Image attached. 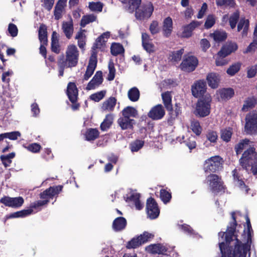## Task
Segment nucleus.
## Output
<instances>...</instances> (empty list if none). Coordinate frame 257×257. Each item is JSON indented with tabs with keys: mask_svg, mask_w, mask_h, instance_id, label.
Instances as JSON below:
<instances>
[{
	"mask_svg": "<svg viewBox=\"0 0 257 257\" xmlns=\"http://www.w3.org/2000/svg\"><path fill=\"white\" fill-rule=\"evenodd\" d=\"M144 144V141L137 139L131 143L129 148L132 152H138L143 147Z\"/></svg>",
	"mask_w": 257,
	"mask_h": 257,
	"instance_id": "obj_44",
	"label": "nucleus"
},
{
	"mask_svg": "<svg viewBox=\"0 0 257 257\" xmlns=\"http://www.w3.org/2000/svg\"><path fill=\"white\" fill-rule=\"evenodd\" d=\"M173 21L170 17L165 18L163 22V35L166 38L169 37L173 31Z\"/></svg>",
	"mask_w": 257,
	"mask_h": 257,
	"instance_id": "obj_22",
	"label": "nucleus"
},
{
	"mask_svg": "<svg viewBox=\"0 0 257 257\" xmlns=\"http://www.w3.org/2000/svg\"><path fill=\"white\" fill-rule=\"evenodd\" d=\"M109 73L107 77L108 81H112L114 79L115 75V69L113 63H109L108 64Z\"/></svg>",
	"mask_w": 257,
	"mask_h": 257,
	"instance_id": "obj_61",
	"label": "nucleus"
},
{
	"mask_svg": "<svg viewBox=\"0 0 257 257\" xmlns=\"http://www.w3.org/2000/svg\"><path fill=\"white\" fill-rule=\"evenodd\" d=\"M127 221L123 217H118L113 221L112 228L115 231H120L123 230L126 226Z\"/></svg>",
	"mask_w": 257,
	"mask_h": 257,
	"instance_id": "obj_25",
	"label": "nucleus"
},
{
	"mask_svg": "<svg viewBox=\"0 0 257 257\" xmlns=\"http://www.w3.org/2000/svg\"><path fill=\"white\" fill-rule=\"evenodd\" d=\"M38 37L41 43L48 45V32L47 26L42 24L38 30Z\"/></svg>",
	"mask_w": 257,
	"mask_h": 257,
	"instance_id": "obj_29",
	"label": "nucleus"
},
{
	"mask_svg": "<svg viewBox=\"0 0 257 257\" xmlns=\"http://www.w3.org/2000/svg\"><path fill=\"white\" fill-rule=\"evenodd\" d=\"M207 83L209 87L213 89L218 87L219 83V76L215 73H210L206 77Z\"/></svg>",
	"mask_w": 257,
	"mask_h": 257,
	"instance_id": "obj_27",
	"label": "nucleus"
},
{
	"mask_svg": "<svg viewBox=\"0 0 257 257\" xmlns=\"http://www.w3.org/2000/svg\"><path fill=\"white\" fill-rule=\"evenodd\" d=\"M232 135V128L230 127L225 128L221 131V139L226 143L230 141Z\"/></svg>",
	"mask_w": 257,
	"mask_h": 257,
	"instance_id": "obj_48",
	"label": "nucleus"
},
{
	"mask_svg": "<svg viewBox=\"0 0 257 257\" xmlns=\"http://www.w3.org/2000/svg\"><path fill=\"white\" fill-rule=\"evenodd\" d=\"M241 64L240 62H237L233 64L226 70V73L230 76H233L237 73L241 67Z\"/></svg>",
	"mask_w": 257,
	"mask_h": 257,
	"instance_id": "obj_50",
	"label": "nucleus"
},
{
	"mask_svg": "<svg viewBox=\"0 0 257 257\" xmlns=\"http://www.w3.org/2000/svg\"><path fill=\"white\" fill-rule=\"evenodd\" d=\"M122 115L123 117L131 118L137 117L138 115V110L134 107L128 106L124 108L121 111Z\"/></svg>",
	"mask_w": 257,
	"mask_h": 257,
	"instance_id": "obj_33",
	"label": "nucleus"
},
{
	"mask_svg": "<svg viewBox=\"0 0 257 257\" xmlns=\"http://www.w3.org/2000/svg\"><path fill=\"white\" fill-rule=\"evenodd\" d=\"M215 21H216L214 15H208L204 25L205 29H209L212 28L215 24Z\"/></svg>",
	"mask_w": 257,
	"mask_h": 257,
	"instance_id": "obj_53",
	"label": "nucleus"
},
{
	"mask_svg": "<svg viewBox=\"0 0 257 257\" xmlns=\"http://www.w3.org/2000/svg\"><path fill=\"white\" fill-rule=\"evenodd\" d=\"M212 98L209 94L199 98L196 104L194 114L200 117L208 116L211 112V103Z\"/></svg>",
	"mask_w": 257,
	"mask_h": 257,
	"instance_id": "obj_5",
	"label": "nucleus"
},
{
	"mask_svg": "<svg viewBox=\"0 0 257 257\" xmlns=\"http://www.w3.org/2000/svg\"><path fill=\"white\" fill-rule=\"evenodd\" d=\"M244 128L247 134L257 133V111H251L246 115Z\"/></svg>",
	"mask_w": 257,
	"mask_h": 257,
	"instance_id": "obj_9",
	"label": "nucleus"
},
{
	"mask_svg": "<svg viewBox=\"0 0 257 257\" xmlns=\"http://www.w3.org/2000/svg\"><path fill=\"white\" fill-rule=\"evenodd\" d=\"M66 58L63 54L61 55L58 58L60 61L66 63L68 67H74L78 63L79 52L77 47L73 44L67 46L66 50Z\"/></svg>",
	"mask_w": 257,
	"mask_h": 257,
	"instance_id": "obj_4",
	"label": "nucleus"
},
{
	"mask_svg": "<svg viewBox=\"0 0 257 257\" xmlns=\"http://www.w3.org/2000/svg\"><path fill=\"white\" fill-rule=\"evenodd\" d=\"M190 128L192 131L197 136L201 135L202 128L200 125L199 121L197 120H193L191 121L190 124Z\"/></svg>",
	"mask_w": 257,
	"mask_h": 257,
	"instance_id": "obj_45",
	"label": "nucleus"
},
{
	"mask_svg": "<svg viewBox=\"0 0 257 257\" xmlns=\"http://www.w3.org/2000/svg\"><path fill=\"white\" fill-rule=\"evenodd\" d=\"M202 24L201 22L193 21L190 24L183 26V31L180 37L183 38H188L192 36L193 31L195 28L199 27Z\"/></svg>",
	"mask_w": 257,
	"mask_h": 257,
	"instance_id": "obj_16",
	"label": "nucleus"
},
{
	"mask_svg": "<svg viewBox=\"0 0 257 257\" xmlns=\"http://www.w3.org/2000/svg\"><path fill=\"white\" fill-rule=\"evenodd\" d=\"M0 202L6 206L13 208H19L24 204V200L21 196L11 197L5 196L0 199Z\"/></svg>",
	"mask_w": 257,
	"mask_h": 257,
	"instance_id": "obj_13",
	"label": "nucleus"
},
{
	"mask_svg": "<svg viewBox=\"0 0 257 257\" xmlns=\"http://www.w3.org/2000/svg\"><path fill=\"white\" fill-rule=\"evenodd\" d=\"M62 188L63 186L62 185L50 187L47 188L40 194V198L43 200H39L34 202L31 205V208L36 209L40 206L47 204L50 199H53L56 195H58L62 191Z\"/></svg>",
	"mask_w": 257,
	"mask_h": 257,
	"instance_id": "obj_3",
	"label": "nucleus"
},
{
	"mask_svg": "<svg viewBox=\"0 0 257 257\" xmlns=\"http://www.w3.org/2000/svg\"><path fill=\"white\" fill-rule=\"evenodd\" d=\"M169 112L168 121L172 122L175 120L181 113V107L178 106L177 104L175 105V109H173V106H171V109H167Z\"/></svg>",
	"mask_w": 257,
	"mask_h": 257,
	"instance_id": "obj_35",
	"label": "nucleus"
},
{
	"mask_svg": "<svg viewBox=\"0 0 257 257\" xmlns=\"http://www.w3.org/2000/svg\"><path fill=\"white\" fill-rule=\"evenodd\" d=\"M165 114V111L163 105L159 104L151 109L148 113V116L153 120H159L162 119Z\"/></svg>",
	"mask_w": 257,
	"mask_h": 257,
	"instance_id": "obj_15",
	"label": "nucleus"
},
{
	"mask_svg": "<svg viewBox=\"0 0 257 257\" xmlns=\"http://www.w3.org/2000/svg\"><path fill=\"white\" fill-rule=\"evenodd\" d=\"M103 81L102 72L101 71H97L92 79L88 83L86 89L88 90L95 89L96 87L100 85Z\"/></svg>",
	"mask_w": 257,
	"mask_h": 257,
	"instance_id": "obj_17",
	"label": "nucleus"
},
{
	"mask_svg": "<svg viewBox=\"0 0 257 257\" xmlns=\"http://www.w3.org/2000/svg\"><path fill=\"white\" fill-rule=\"evenodd\" d=\"M162 98L163 100V103L166 109H171L172 106V96L170 92L166 91L162 93Z\"/></svg>",
	"mask_w": 257,
	"mask_h": 257,
	"instance_id": "obj_42",
	"label": "nucleus"
},
{
	"mask_svg": "<svg viewBox=\"0 0 257 257\" xmlns=\"http://www.w3.org/2000/svg\"><path fill=\"white\" fill-rule=\"evenodd\" d=\"M105 93L106 91L105 90L97 92L91 94L90 96V98L95 102H99L100 100L103 98V97L105 96Z\"/></svg>",
	"mask_w": 257,
	"mask_h": 257,
	"instance_id": "obj_57",
	"label": "nucleus"
},
{
	"mask_svg": "<svg viewBox=\"0 0 257 257\" xmlns=\"http://www.w3.org/2000/svg\"><path fill=\"white\" fill-rule=\"evenodd\" d=\"M239 12L238 11H236L229 17V24L232 29L235 28L236 24L239 21Z\"/></svg>",
	"mask_w": 257,
	"mask_h": 257,
	"instance_id": "obj_46",
	"label": "nucleus"
},
{
	"mask_svg": "<svg viewBox=\"0 0 257 257\" xmlns=\"http://www.w3.org/2000/svg\"><path fill=\"white\" fill-rule=\"evenodd\" d=\"M238 49V46L235 42L228 41L224 44L219 51V54H224V56H227L232 53L235 52Z\"/></svg>",
	"mask_w": 257,
	"mask_h": 257,
	"instance_id": "obj_20",
	"label": "nucleus"
},
{
	"mask_svg": "<svg viewBox=\"0 0 257 257\" xmlns=\"http://www.w3.org/2000/svg\"><path fill=\"white\" fill-rule=\"evenodd\" d=\"M214 40L216 42H221L224 41L227 37V34L224 31L216 30L213 33L211 34Z\"/></svg>",
	"mask_w": 257,
	"mask_h": 257,
	"instance_id": "obj_36",
	"label": "nucleus"
},
{
	"mask_svg": "<svg viewBox=\"0 0 257 257\" xmlns=\"http://www.w3.org/2000/svg\"><path fill=\"white\" fill-rule=\"evenodd\" d=\"M116 103V99L114 97H110L103 102L101 108L103 110L112 111Z\"/></svg>",
	"mask_w": 257,
	"mask_h": 257,
	"instance_id": "obj_34",
	"label": "nucleus"
},
{
	"mask_svg": "<svg viewBox=\"0 0 257 257\" xmlns=\"http://www.w3.org/2000/svg\"><path fill=\"white\" fill-rule=\"evenodd\" d=\"M254 147V145L248 139L241 140L239 142L235 145L234 150L237 155L240 154L243 150H247L248 148Z\"/></svg>",
	"mask_w": 257,
	"mask_h": 257,
	"instance_id": "obj_21",
	"label": "nucleus"
},
{
	"mask_svg": "<svg viewBox=\"0 0 257 257\" xmlns=\"http://www.w3.org/2000/svg\"><path fill=\"white\" fill-rule=\"evenodd\" d=\"M249 21L244 18H241L237 25V31L240 32L242 29V36H246L247 34L249 28Z\"/></svg>",
	"mask_w": 257,
	"mask_h": 257,
	"instance_id": "obj_32",
	"label": "nucleus"
},
{
	"mask_svg": "<svg viewBox=\"0 0 257 257\" xmlns=\"http://www.w3.org/2000/svg\"><path fill=\"white\" fill-rule=\"evenodd\" d=\"M142 245L139 236L133 238L131 240L127 242L126 247L128 249L136 248Z\"/></svg>",
	"mask_w": 257,
	"mask_h": 257,
	"instance_id": "obj_52",
	"label": "nucleus"
},
{
	"mask_svg": "<svg viewBox=\"0 0 257 257\" xmlns=\"http://www.w3.org/2000/svg\"><path fill=\"white\" fill-rule=\"evenodd\" d=\"M239 165L248 171L250 168L254 175H257V153L254 147L245 150L239 160Z\"/></svg>",
	"mask_w": 257,
	"mask_h": 257,
	"instance_id": "obj_2",
	"label": "nucleus"
},
{
	"mask_svg": "<svg viewBox=\"0 0 257 257\" xmlns=\"http://www.w3.org/2000/svg\"><path fill=\"white\" fill-rule=\"evenodd\" d=\"M207 139L212 143L217 142L218 139L217 133L216 131L209 130L206 135Z\"/></svg>",
	"mask_w": 257,
	"mask_h": 257,
	"instance_id": "obj_59",
	"label": "nucleus"
},
{
	"mask_svg": "<svg viewBox=\"0 0 257 257\" xmlns=\"http://www.w3.org/2000/svg\"><path fill=\"white\" fill-rule=\"evenodd\" d=\"M160 196L161 200L164 204L169 203L172 198L171 193L165 189L160 190Z\"/></svg>",
	"mask_w": 257,
	"mask_h": 257,
	"instance_id": "obj_47",
	"label": "nucleus"
},
{
	"mask_svg": "<svg viewBox=\"0 0 257 257\" xmlns=\"http://www.w3.org/2000/svg\"><path fill=\"white\" fill-rule=\"evenodd\" d=\"M51 49V51L56 54H58L60 52V46L57 37V33L55 31H54L52 34Z\"/></svg>",
	"mask_w": 257,
	"mask_h": 257,
	"instance_id": "obj_31",
	"label": "nucleus"
},
{
	"mask_svg": "<svg viewBox=\"0 0 257 257\" xmlns=\"http://www.w3.org/2000/svg\"><path fill=\"white\" fill-rule=\"evenodd\" d=\"M99 132L96 128H90L87 130L85 136L86 140L92 141L98 138Z\"/></svg>",
	"mask_w": 257,
	"mask_h": 257,
	"instance_id": "obj_37",
	"label": "nucleus"
},
{
	"mask_svg": "<svg viewBox=\"0 0 257 257\" xmlns=\"http://www.w3.org/2000/svg\"><path fill=\"white\" fill-rule=\"evenodd\" d=\"M124 49L122 45L119 43H114L111 44L110 47L111 54L114 56L123 53Z\"/></svg>",
	"mask_w": 257,
	"mask_h": 257,
	"instance_id": "obj_43",
	"label": "nucleus"
},
{
	"mask_svg": "<svg viewBox=\"0 0 257 257\" xmlns=\"http://www.w3.org/2000/svg\"><path fill=\"white\" fill-rule=\"evenodd\" d=\"M224 54H219V51L217 54L215 60V64L217 66H224L227 64L228 61L225 59L226 56H224Z\"/></svg>",
	"mask_w": 257,
	"mask_h": 257,
	"instance_id": "obj_58",
	"label": "nucleus"
},
{
	"mask_svg": "<svg viewBox=\"0 0 257 257\" xmlns=\"http://www.w3.org/2000/svg\"><path fill=\"white\" fill-rule=\"evenodd\" d=\"M146 250L149 253L156 254H166L168 248L161 243L152 244L146 247Z\"/></svg>",
	"mask_w": 257,
	"mask_h": 257,
	"instance_id": "obj_19",
	"label": "nucleus"
},
{
	"mask_svg": "<svg viewBox=\"0 0 257 257\" xmlns=\"http://www.w3.org/2000/svg\"><path fill=\"white\" fill-rule=\"evenodd\" d=\"M216 5L220 7L225 6L234 8L236 3L234 0H216Z\"/></svg>",
	"mask_w": 257,
	"mask_h": 257,
	"instance_id": "obj_54",
	"label": "nucleus"
},
{
	"mask_svg": "<svg viewBox=\"0 0 257 257\" xmlns=\"http://www.w3.org/2000/svg\"><path fill=\"white\" fill-rule=\"evenodd\" d=\"M127 96L129 99L132 102L137 101L140 96V91L136 87L131 88L127 92Z\"/></svg>",
	"mask_w": 257,
	"mask_h": 257,
	"instance_id": "obj_40",
	"label": "nucleus"
},
{
	"mask_svg": "<svg viewBox=\"0 0 257 257\" xmlns=\"http://www.w3.org/2000/svg\"><path fill=\"white\" fill-rule=\"evenodd\" d=\"M149 30L152 35H155L158 33L159 32L160 29L159 28V23L158 21H152L150 24Z\"/></svg>",
	"mask_w": 257,
	"mask_h": 257,
	"instance_id": "obj_63",
	"label": "nucleus"
},
{
	"mask_svg": "<svg viewBox=\"0 0 257 257\" xmlns=\"http://www.w3.org/2000/svg\"><path fill=\"white\" fill-rule=\"evenodd\" d=\"M220 97L224 100H228L232 98L234 95V91L233 88H223L219 91Z\"/></svg>",
	"mask_w": 257,
	"mask_h": 257,
	"instance_id": "obj_39",
	"label": "nucleus"
},
{
	"mask_svg": "<svg viewBox=\"0 0 257 257\" xmlns=\"http://www.w3.org/2000/svg\"><path fill=\"white\" fill-rule=\"evenodd\" d=\"M15 156L16 153L15 152H12L7 155H1L0 156V159L5 167L7 168L10 166L12 162V159L14 158Z\"/></svg>",
	"mask_w": 257,
	"mask_h": 257,
	"instance_id": "obj_41",
	"label": "nucleus"
},
{
	"mask_svg": "<svg viewBox=\"0 0 257 257\" xmlns=\"http://www.w3.org/2000/svg\"><path fill=\"white\" fill-rule=\"evenodd\" d=\"M112 123V118L111 115H107L100 124V128L102 131L108 130Z\"/></svg>",
	"mask_w": 257,
	"mask_h": 257,
	"instance_id": "obj_49",
	"label": "nucleus"
},
{
	"mask_svg": "<svg viewBox=\"0 0 257 257\" xmlns=\"http://www.w3.org/2000/svg\"><path fill=\"white\" fill-rule=\"evenodd\" d=\"M152 40L150 36L146 33L142 34V46L145 50L149 54L154 53L155 51V47L151 42Z\"/></svg>",
	"mask_w": 257,
	"mask_h": 257,
	"instance_id": "obj_18",
	"label": "nucleus"
},
{
	"mask_svg": "<svg viewBox=\"0 0 257 257\" xmlns=\"http://www.w3.org/2000/svg\"><path fill=\"white\" fill-rule=\"evenodd\" d=\"M184 52V49L183 48H181L179 50L172 52L171 55V60L175 62L179 61L181 59L182 55L183 54Z\"/></svg>",
	"mask_w": 257,
	"mask_h": 257,
	"instance_id": "obj_56",
	"label": "nucleus"
},
{
	"mask_svg": "<svg viewBox=\"0 0 257 257\" xmlns=\"http://www.w3.org/2000/svg\"><path fill=\"white\" fill-rule=\"evenodd\" d=\"M136 10V17L138 20H144L149 19L152 16L154 11V6L152 3L149 2L143 4L140 8Z\"/></svg>",
	"mask_w": 257,
	"mask_h": 257,
	"instance_id": "obj_11",
	"label": "nucleus"
},
{
	"mask_svg": "<svg viewBox=\"0 0 257 257\" xmlns=\"http://www.w3.org/2000/svg\"><path fill=\"white\" fill-rule=\"evenodd\" d=\"M117 123L122 130H133L135 120L134 119L122 116L118 118Z\"/></svg>",
	"mask_w": 257,
	"mask_h": 257,
	"instance_id": "obj_23",
	"label": "nucleus"
},
{
	"mask_svg": "<svg viewBox=\"0 0 257 257\" xmlns=\"http://www.w3.org/2000/svg\"><path fill=\"white\" fill-rule=\"evenodd\" d=\"M62 29L66 37L70 39L72 36L74 31L73 22L71 18L69 21L63 22Z\"/></svg>",
	"mask_w": 257,
	"mask_h": 257,
	"instance_id": "obj_24",
	"label": "nucleus"
},
{
	"mask_svg": "<svg viewBox=\"0 0 257 257\" xmlns=\"http://www.w3.org/2000/svg\"><path fill=\"white\" fill-rule=\"evenodd\" d=\"M33 208L28 209H23L20 211H18L12 213L8 214L5 216V220L14 218H20L25 217L32 214L33 211Z\"/></svg>",
	"mask_w": 257,
	"mask_h": 257,
	"instance_id": "obj_26",
	"label": "nucleus"
},
{
	"mask_svg": "<svg viewBox=\"0 0 257 257\" xmlns=\"http://www.w3.org/2000/svg\"><path fill=\"white\" fill-rule=\"evenodd\" d=\"M25 148L30 152L33 153H37L40 152L42 147L41 145L38 143H34L26 146Z\"/></svg>",
	"mask_w": 257,
	"mask_h": 257,
	"instance_id": "obj_60",
	"label": "nucleus"
},
{
	"mask_svg": "<svg viewBox=\"0 0 257 257\" xmlns=\"http://www.w3.org/2000/svg\"><path fill=\"white\" fill-rule=\"evenodd\" d=\"M110 37V33L106 32L102 33L96 40L95 42L93 44V49L100 48L104 44H105L107 40Z\"/></svg>",
	"mask_w": 257,
	"mask_h": 257,
	"instance_id": "obj_30",
	"label": "nucleus"
},
{
	"mask_svg": "<svg viewBox=\"0 0 257 257\" xmlns=\"http://www.w3.org/2000/svg\"><path fill=\"white\" fill-rule=\"evenodd\" d=\"M206 180L213 193L217 194L220 192H224L226 187L221 178L219 176L211 174L207 177Z\"/></svg>",
	"mask_w": 257,
	"mask_h": 257,
	"instance_id": "obj_6",
	"label": "nucleus"
},
{
	"mask_svg": "<svg viewBox=\"0 0 257 257\" xmlns=\"http://www.w3.org/2000/svg\"><path fill=\"white\" fill-rule=\"evenodd\" d=\"M257 104V97L254 96L248 97L244 102L241 108L242 111H247L250 109L254 108Z\"/></svg>",
	"mask_w": 257,
	"mask_h": 257,
	"instance_id": "obj_28",
	"label": "nucleus"
},
{
	"mask_svg": "<svg viewBox=\"0 0 257 257\" xmlns=\"http://www.w3.org/2000/svg\"><path fill=\"white\" fill-rule=\"evenodd\" d=\"M257 73V65L247 68V77L249 78L254 77Z\"/></svg>",
	"mask_w": 257,
	"mask_h": 257,
	"instance_id": "obj_64",
	"label": "nucleus"
},
{
	"mask_svg": "<svg viewBox=\"0 0 257 257\" xmlns=\"http://www.w3.org/2000/svg\"><path fill=\"white\" fill-rule=\"evenodd\" d=\"M146 211L148 216L151 219L157 218L160 214L158 203L154 198L149 197L147 200Z\"/></svg>",
	"mask_w": 257,
	"mask_h": 257,
	"instance_id": "obj_12",
	"label": "nucleus"
},
{
	"mask_svg": "<svg viewBox=\"0 0 257 257\" xmlns=\"http://www.w3.org/2000/svg\"><path fill=\"white\" fill-rule=\"evenodd\" d=\"M206 89V82L204 80L196 81L191 86L192 94L196 98L204 96Z\"/></svg>",
	"mask_w": 257,
	"mask_h": 257,
	"instance_id": "obj_14",
	"label": "nucleus"
},
{
	"mask_svg": "<svg viewBox=\"0 0 257 257\" xmlns=\"http://www.w3.org/2000/svg\"><path fill=\"white\" fill-rule=\"evenodd\" d=\"M103 7V4L100 2L89 3V8L91 11L101 12Z\"/></svg>",
	"mask_w": 257,
	"mask_h": 257,
	"instance_id": "obj_51",
	"label": "nucleus"
},
{
	"mask_svg": "<svg viewBox=\"0 0 257 257\" xmlns=\"http://www.w3.org/2000/svg\"><path fill=\"white\" fill-rule=\"evenodd\" d=\"M198 65V60L197 57L193 55H185L180 67L183 71L191 72L195 70Z\"/></svg>",
	"mask_w": 257,
	"mask_h": 257,
	"instance_id": "obj_10",
	"label": "nucleus"
},
{
	"mask_svg": "<svg viewBox=\"0 0 257 257\" xmlns=\"http://www.w3.org/2000/svg\"><path fill=\"white\" fill-rule=\"evenodd\" d=\"M232 221L227 226L225 232H220L219 236L223 238L225 235V241L219 243V246L221 253V257H246L247 252L249 250L251 243L252 229L250 219L247 214L245 218L247 225L246 242L242 243L235 234L236 228L237 225L235 212L231 213Z\"/></svg>",
	"mask_w": 257,
	"mask_h": 257,
	"instance_id": "obj_1",
	"label": "nucleus"
},
{
	"mask_svg": "<svg viewBox=\"0 0 257 257\" xmlns=\"http://www.w3.org/2000/svg\"><path fill=\"white\" fill-rule=\"evenodd\" d=\"M222 159L219 156H214L207 159L204 163V170L206 173H216L221 168Z\"/></svg>",
	"mask_w": 257,
	"mask_h": 257,
	"instance_id": "obj_7",
	"label": "nucleus"
},
{
	"mask_svg": "<svg viewBox=\"0 0 257 257\" xmlns=\"http://www.w3.org/2000/svg\"><path fill=\"white\" fill-rule=\"evenodd\" d=\"M66 94L70 101L72 103L71 108L73 110H78L80 104L77 102L78 90L75 82H69L67 85Z\"/></svg>",
	"mask_w": 257,
	"mask_h": 257,
	"instance_id": "obj_8",
	"label": "nucleus"
},
{
	"mask_svg": "<svg viewBox=\"0 0 257 257\" xmlns=\"http://www.w3.org/2000/svg\"><path fill=\"white\" fill-rule=\"evenodd\" d=\"M97 56L96 54L93 53V54H92L89 58L88 64L87 67L89 69H91L93 70H95L97 66Z\"/></svg>",
	"mask_w": 257,
	"mask_h": 257,
	"instance_id": "obj_55",
	"label": "nucleus"
},
{
	"mask_svg": "<svg viewBox=\"0 0 257 257\" xmlns=\"http://www.w3.org/2000/svg\"><path fill=\"white\" fill-rule=\"evenodd\" d=\"M154 236V235L152 233H150L148 232H145L143 234L139 235V237L142 244L149 241V240L151 238H153Z\"/></svg>",
	"mask_w": 257,
	"mask_h": 257,
	"instance_id": "obj_62",
	"label": "nucleus"
},
{
	"mask_svg": "<svg viewBox=\"0 0 257 257\" xmlns=\"http://www.w3.org/2000/svg\"><path fill=\"white\" fill-rule=\"evenodd\" d=\"M97 19V16L94 14L86 15L82 16L80 25L81 28H84L86 25L95 22Z\"/></svg>",
	"mask_w": 257,
	"mask_h": 257,
	"instance_id": "obj_38",
	"label": "nucleus"
}]
</instances>
